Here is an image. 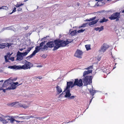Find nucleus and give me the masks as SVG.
Listing matches in <instances>:
<instances>
[{
  "instance_id": "1",
  "label": "nucleus",
  "mask_w": 124,
  "mask_h": 124,
  "mask_svg": "<svg viewBox=\"0 0 124 124\" xmlns=\"http://www.w3.org/2000/svg\"><path fill=\"white\" fill-rule=\"evenodd\" d=\"M69 39H67L65 41L58 39L55 40V46L54 47L53 50L54 51L60 47L65 46L72 42L69 41Z\"/></svg>"
},
{
  "instance_id": "2",
  "label": "nucleus",
  "mask_w": 124,
  "mask_h": 124,
  "mask_svg": "<svg viewBox=\"0 0 124 124\" xmlns=\"http://www.w3.org/2000/svg\"><path fill=\"white\" fill-rule=\"evenodd\" d=\"M33 47H30L28 48V49L26 50L24 52H20L18 51L17 53L16 56L17 57L16 60L21 61L23 60L24 57L26 56L29 53Z\"/></svg>"
},
{
  "instance_id": "3",
  "label": "nucleus",
  "mask_w": 124,
  "mask_h": 124,
  "mask_svg": "<svg viewBox=\"0 0 124 124\" xmlns=\"http://www.w3.org/2000/svg\"><path fill=\"white\" fill-rule=\"evenodd\" d=\"M93 77L92 76H87L84 77L82 78L84 86L87 85H91L92 84V79Z\"/></svg>"
},
{
  "instance_id": "4",
  "label": "nucleus",
  "mask_w": 124,
  "mask_h": 124,
  "mask_svg": "<svg viewBox=\"0 0 124 124\" xmlns=\"http://www.w3.org/2000/svg\"><path fill=\"white\" fill-rule=\"evenodd\" d=\"M43 48H41L39 46H36L35 47V50L31 54L26 57V59L27 60H28L30 58H32L33 56L35 55L36 53L38 52L40 50H41L42 51H45V49H43Z\"/></svg>"
},
{
  "instance_id": "5",
  "label": "nucleus",
  "mask_w": 124,
  "mask_h": 124,
  "mask_svg": "<svg viewBox=\"0 0 124 124\" xmlns=\"http://www.w3.org/2000/svg\"><path fill=\"white\" fill-rule=\"evenodd\" d=\"M55 40L54 41H49L46 43V45L44 46L43 49L45 50H47L48 48H52L54 47V45Z\"/></svg>"
},
{
  "instance_id": "6",
  "label": "nucleus",
  "mask_w": 124,
  "mask_h": 124,
  "mask_svg": "<svg viewBox=\"0 0 124 124\" xmlns=\"http://www.w3.org/2000/svg\"><path fill=\"white\" fill-rule=\"evenodd\" d=\"M120 13L116 12L115 13H113L110 17H109L111 20H116V21H119V18L120 16Z\"/></svg>"
},
{
  "instance_id": "7",
  "label": "nucleus",
  "mask_w": 124,
  "mask_h": 124,
  "mask_svg": "<svg viewBox=\"0 0 124 124\" xmlns=\"http://www.w3.org/2000/svg\"><path fill=\"white\" fill-rule=\"evenodd\" d=\"M25 64L23 65V70H26L28 69H30V68L33 66V65L30 62H28L25 60Z\"/></svg>"
},
{
  "instance_id": "8",
  "label": "nucleus",
  "mask_w": 124,
  "mask_h": 124,
  "mask_svg": "<svg viewBox=\"0 0 124 124\" xmlns=\"http://www.w3.org/2000/svg\"><path fill=\"white\" fill-rule=\"evenodd\" d=\"M75 81L73 83V87H74L76 85H77L79 87L82 86L83 84L82 83V81L81 79H80L78 80V78L75 79Z\"/></svg>"
},
{
  "instance_id": "9",
  "label": "nucleus",
  "mask_w": 124,
  "mask_h": 124,
  "mask_svg": "<svg viewBox=\"0 0 124 124\" xmlns=\"http://www.w3.org/2000/svg\"><path fill=\"white\" fill-rule=\"evenodd\" d=\"M16 80V79L14 80V79L11 80L10 78L4 81L2 85V87H5L8 86L12 83V82L15 81Z\"/></svg>"
},
{
  "instance_id": "10",
  "label": "nucleus",
  "mask_w": 124,
  "mask_h": 124,
  "mask_svg": "<svg viewBox=\"0 0 124 124\" xmlns=\"http://www.w3.org/2000/svg\"><path fill=\"white\" fill-rule=\"evenodd\" d=\"M11 84L10 85L11 86L8 88H6V90H10V89H15L16 87V86L18 84V82H12Z\"/></svg>"
},
{
  "instance_id": "11",
  "label": "nucleus",
  "mask_w": 124,
  "mask_h": 124,
  "mask_svg": "<svg viewBox=\"0 0 124 124\" xmlns=\"http://www.w3.org/2000/svg\"><path fill=\"white\" fill-rule=\"evenodd\" d=\"M73 84V81L67 82V86L65 89H66V90H70V87H71V88H72L74 87L72 86Z\"/></svg>"
},
{
  "instance_id": "12",
  "label": "nucleus",
  "mask_w": 124,
  "mask_h": 124,
  "mask_svg": "<svg viewBox=\"0 0 124 124\" xmlns=\"http://www.w3.org/2000/svg\"><path fill=\"white\" fill-rule=\"evenodd\" d=\"M82 54V52L80 50L78 49L75 53L74 55L75 56L79 58H81V56Z\"/></svg>"
},
{
  "instance_id": "13",
  "label": "nucleus",
  "mask_w": 124,
  "mask_h": 124,
  "mask_svg": "<svg viewBox=\"0 0 124 124\" xmlns=\"http://www.w3.org/2000/svg\"><path fill=\"white\" fill-rule=\"evenodd\" d=\"M108 47V45L107 44H104L102 46L101 49L100 50V51L104 52Z\"/></svg>"
},
{
  "instance_id": "14",
  "label": "nucleus",
  "mask_w": 124,
  "mask_h": 124,
  "mask_svg": "<svg viewBox=\"0 0 124 124\" xmlns=\"http://www.w3.org/2000/svg\"><path fill=\"white\" fill-rule=\"evenodd\" d=\"M16 104H17L19 105V106L23 107L24 108H26L28 107V106H27L26 105H25L21 104L20 103H19L18 102H13L12 104V105H15Z\"/></svg>"
},
{
  "instance_id": "15",
  "label": "nucleus",
  "mask_w": 124,
  "mask_h": 124,
  "mask_svg": "<svg viewBox=\"0 0 124 124\" xmlns=\"http://www.w3.org/2000/svg\"><path fill=\"white\" fill-rule=\"evenodd\" d=\"M64 91L66 92V94L65 95V97L66 98L69 97L71 95V94L70 93V90H67L64 89Z\"/></svg>"
},
{
  "instance_id": "16",
  "label": "nucleus",
  "mask_w": 124,
  "mask_h": 124,
  "mask_svg": "<svg viewBox=\"0 0 124 124\" xmlns=\"http://www.w3.org/2000/svg\"><path fill=\"white\" fill-rule=\"evenodd\" d=\"M12 53L11 54H10V53L9 52L7 53V55L4 56L5 61L6 62H10L8 60V59L7 58H10V56L12 55Z\"/></svg>"
},
{
  "instance_id": "17",
  "label": "nucleus",
  "mask_w": 124,
  "mask_h": 124,
  "mask_svg": "<svg viewBox=\"0 0 124 124\" xmlns=\"http://www.w3.org/2000/svg\"><path fill=\"white\" fill-rule=\"evenodd\" d=\"M87 71H85L83 73V77H85L86 76V75L90 73H92V70H87Z\"/></svg>"
},
{
  "instance_id": "18",
  "label": "nucleus",
  "mask_w": 124,
  "mask_h": 124,
  "mask_svg": "<svg viewBox=\"0 0 124 124\" xmlns=\"http://www.w3.org/2000/svg\"><path fill=\"white\" fill-rule=\"evenodd\" d=\"M99 20V19H98L90 22L88 23V24L90 26H92L91 25H93L96 23L98 22Z\"/></svg>"
},
{
  "instance_id": "19",
  "label": "nucleus",
  "mask_w": 124,
  "mask_h": 124,
  "mask_svg": "<svg viewBox=\"0 0 124 124\" xmlns=\"http://www.w3.org/2000/svg\"><path fill=\"white\" fill-rule=\"evenodd\" d=\"M57 93V94H59L62 92V90L61 87L57 85L56 88Z\"/></svg>"
},
{
  "instance_id": "20",
  "label": "nucleus",
  "mask_w": 124,
  "mask_h": 124,
  "mask_svg": "<svg viewBox=\"0 0 124 124\" xmlns=\"http://www.w3.org/2000/svg\"><path fill=\"white\" fill-rule=\"evenodd\" d=\"M22 67L23 65L21 66L19 65V66H17L16 65H14V69L17 70L23 69V68Z\"/></svg>"
},
{
  "instance_id": "21",
  "label": "nucleus",
  "mask_w": 124,
  "mask_h": 124,
  "mask_svg": "<svg viewBox=\"0 0 124 124\" xmlns=\"http://www.w3.org/2000/svg\"><path fill=\"white\" fill-rule=\"evenodd\" d=\"M103 26H101V27H97V28H95L94 29L96 31H99V32H100L101 31H102L103 30Z\"/></svg>"
},
{
  "instance_id": "22",
  "label": "nucleus",
  "mask_w": 124,
  "mask_h": 124,
  "mask_svg": "<svg viewBox=\"0 0 124 124\" xmlns=\"http://www.w3.org/2000/svg\"><path fill=\"white\" fill-rule=\"evenodd\" d=\"M88 90L89 91L91 95H92L93 96L94 94L97 91L93 90V89H92V90H91V89L90 90L89 89Z\"/></svg>"
},
{
  "instance_id": "23",
  "label": "nucleus",
  "mask_w": 124,
  "mask_h": 124,
  "mask_svg": "<svg viewBox=\"0 0 124 124\" xmlns=\"http://www.w3.org/2000/svg\"><path fill=\"white\" fill-rule=\"evenodd\" d=\"M108 20V19H106L105 17H103L102 19H101L99 22L100 23H103L104 22H106Z\"/></svg>"
},
{
  "instance_id": "24",
  "label": "nucleus",
  "mask_w": 124,
  "mask_h": 124,
  "mask_svg": "<svg viewBox=\"0 0 124 124\" xmlns=\"http://www.w3.org/2000/svg\"><path fill=\"white\" fill-rule=\"evenodd\" d=\"M8 120H5L4 118L1 117V119L0 121L2 122V123L3 124H6L8 123Z\"/></svg>"
},
{
  "instance_id": "25",
  "label": "nucleus",
  "mask_w": 124,
  "mask_h": 124,
  "mask_svg": "<svg viewBox=\"0 0 124 124\" xmlns=\"http://www.w3.org/2000/svg\"><path fill=\"white\" fill-rule=\"evenodd\" d=\"M77 33V32L76 30H74L71 31L70 33V35L71 36H75L76 35Z\"/></svg>"
},
{
  "instance_id": "26",
  "label": "nucleus",
  "mask_w": 124,
  "mask_h": 124,
  "mask_svg": "<svg viewBox=\"0 0 124 124\" xmlns=\"http://www.w3.org/2000/svg\"><path fill=\"white\" fill-rule=\"evenodd\" d=\"M103 2H102L101 1H99L98 2H97L96 3L95 5H94V6L95 7L96 6H101V5H102V4L103 3Z\"/></svg>"
},
{
  "instance_id": "27",
  "label": "nucleus",
  "mask_w": 124,
  "mask_h": 124,
  "mask_svg": "<svg viewBox=\"0 0 124 124\" xmlns=\"http://www.w3.org/2000/svg\"><path fill=\"white\" fill-rule=\"evenodd\" d=\"M87 50L88 51L91 49L90 45H85Z\"/></svg>"
},
{
  "instance_id": "28",
  "label": "nucleus",
  "mask_w": 124,
  "mask_h": 124,
  "mask_svg": "<svg viewBox=\"0 0 124 124\" xmlns=\"http://www.w3.org/2000/svg\"><path fill=\"white\" fill-rule=\"evenodd\" d=\"M0 8L1 9H4L6 10H8V8L7 6H2Z\"/></svg>"
},
{
  "instance_id": "29",
  "label": "nucleus",
  "mask_w": 124,
  "mask_h": 124,
  "mask_svg": "<svg viewBox=\"0 0 124 124\" xmlns=\"http://www.w3.org/2000/svg\"><path fill=\"white\" fill-rule=\"evenodd\" d=\"M8 120H10V121L11 123H13V122L15 121V119L13 118H11L8 119Z\"/></svg>"
},
{
  "instance_id": "30",
  "label": "nucleus",
  "mask_w": 124,
  "mask_h": 124,
  "mask_svg": "<svg viewBox=\"0 0 124 124\" xmlns=\"http://www.w3.org/2000/svg\"><path fill=\"white\" fill-rule=\"evenodd\" d=\"M23 4H24L23 3H21V4H17L16 5H15V6L17 8H19L20 6H22Z\"/></svg>"
},
{
  "instance_id": "31",
  "label": "nucleus",
  "mask_w": 124,
  "mask_h": 124,
  "mask_svg": "<svg viewBox=\"0 0 124 124\" xmlns=\"http://www.w3.org/2000/svg\"><path fill=\"white\" fill-rule=\"evenodd\" d=\"M26 119H30V118H34L35 117L33 116L32 115L30 116H26Z\"/></svg>"
},
{
  "instance_id": "32",
  "label": "nucleus",
  "mask_w": 124,
  "mask_h": 124,
  "mask_svg": "<svg viewBox=\"0 0 124 124\" xmlns=\"http://www.w3.org/2000/svg\"><path fill=\"white\" fill-rule=\"evenodd\" d=\"M87 24L88 23H83L82 25H81V26L80 27H85L86 26Z\"/></svg>"
},
{
  "instance_id": "33",
  "label": "nucleus",
  "mask_w": 124,
  "mask_h": 124,
  "mask_svg": "<svg viewBox=\"0 0 124 124\" xmlns=\"http://www.w3.org/2000/svg\"><path fill=\"white\" fill-rule=\"evenodd\" d=\"M85 29L84 30L81 29L78 31L77 32L78 33H80V32H83L84 31H85Z\"/></svg>"
},
{
  "instance_id": "34",
  "label": "nucleus",
  "mask_w": 124,
  "mask_h": 124,
  "mask_svg": "<svg viewBox=\"0 0 124 124\" xmlns=\"http://www.w3.org/2000/svg\"><path fill=\"white\" fill-rule=\"evenodd\" d=\"M108 74V73H107L106 72H104V78H106Z\"/></svg>"
},
{
  "instance_id": "35",
  "label": "nucleus",
  "mask_w": 124,
  "mask_h": 124,
  "mask_svg": "<svg viewBox=\"0 0 124 124\" xmlns=\"http://www.w3.org/2000/svg\"><path fill=\"white\" fill-rule=\"evenodd\" d=\"M96 17L95 16V17H93V18H90V20L91 21H94L96 19Z\"/></svg>"
},
{
  "instance_id": "36",
  "label": "nucleus",
  "mask_w": 124,
  "mask_h": 124,
  "mask_svg": "<svg viewBox=\"0 0 124 124\" xmlns=\"http://www.w3.org/2000/svg\"><path fill=\"white\" fill-rule=\"evenodd\" d=\"M76 97V96H70L69 97V99H73L75 97Z\"/></svg>"
},
{
  "instance_id": "37",
  "label": "nucleus",
  "mask_w": 124,
  "mask_h": 124,
  "mask_svg": "<svg viewBox=\"0 0 124 124\" xmlns=\"http://www.w3.org/2000/svg\"><path fill=\"white\" fill-rule=\"evenodd\" d=\"M8 68L14 69V65L12 66H9L8 67Z\"/></svg>"
},
{
  "instance_id": "38",
  "label": "nucleus",
  "mask_w": 124,
  "mask_h": 124,
  "mask_svg": "<svg viewBox=\"0 0 124 124\" xmlns=\"http://www.w3.org/2000/svg\"><path fill=\"white\" fill-rule=\"evenodd\" d=\"M44 45V44H43V43L42 42L41 43H40L39 46V47H40L41 48H43V47H42V46H43V45Z\"/></svg>"
},
{
  "instance_id": "39",
  "label": "nucleus",
  "mask_w": 124,
  "mask_h": 124,
  "mask_svg": "<svg viewBox=\"0 0 124 124\" xmlns=\"http://www.w3.org/2000/svg\"><path fill=\"white\" fill-rule=\"evenodd\" d=\"M93 66H91L88 67L86 69L87 70H89V69H93Z\"/></svg>"
},
{
  "instance_id": "40",
  "label": "nucleus",
  "mask_w": 124,
  "mask_h": 124,
  "mask_svg": "<svg viewBox=\"0 0 124 124\" xmlns=\"http://www.w3.org/2000/svg\"><path fill=\"white\" fill-rule=\"evenodd\" d=\"M14 57H11L10 58H9L8 59V60H11V61H13L14 60Z\"/></svg>"
},
{
  "instance_id": "41",
  "label": "nucleus",
  "mask_w": 124,
  "mask_h": 124,
  "mask_svg": "<svg viewBox=\"0 0 124 124\" xmlns=\"http://www.w3.org/2000/svg\"><path fill=\"white\" fill-rule=\"evenodd\" d=\"M47 37H49V36H47L46 37H44L43 38H42L40 40L42 41L44 39L45 40V39L47 38Z\"/></svg>"
},
{
  "instance_id": "42",
  "label": "nucleus",
  "mask_w": 124,
  "mask_h": 124,
  "mask_svg": "<svg viewBox=\"0 0 124 124\" xmlns=\"http://www.w3.org/2000/svg\"><path fill=\"white\" fill-rule=\"evenodd\" d=\"M0 45H1L0 46H1V48H3L5 47L6 46L4 45H1V44Z\"/></svg>"
},
{
  "instance_id": "43",
  "label": "nucleus",
  "mask_w": 124,
  "mask_h": 124,
  "mask_svg": "<svg viewBox=\"0 0 124 124\" xmlns=\"http://www.w3.org/2000/svg\"><path fill=\"white\" fill-rule=\"evenodd\" d=\"M16 8L15 7H14L13 9V12H15L16 11Z\"/></svg>"
},
{
  "instance_id": "44",
  "label": "nucleus",
  "mask_w": 124,
  "mask_h": 124,
  "mask_svg": "<svg viewBox=\"0 0 124 124\" xmlns=\"http://www.w3.org/2000/svg\"><path fill=\"white\" fill-rule=\"evenodd\" d=\"M19 118H21L23 119H26V116H21V117H19Z\"/></svg>"
},
{
  "instance_id": "45",
  "label": "nucleus",
  "mask_w": 124,
  "mask_h": 124,
  "mask_svg": "<svg viewBox=\"0 0 124 124\" xmlns=\"http://www.w3.org/2000/svg\"><path fill=\"white\" fill-rule=\"evenodd\" d=\"M7 44H8V45L7 46L9 47L10 46H11V45L12 44L11 43H7Z\"/></svg>"
},
{
  "instance_id": "46",
  "label": "nucleus",
  "mask_w": 124,
  "mask_h": 124,
  "mask_svg": "<svg viewBox=\"0 0 124 124\" xmlns=\"http://www.w3.org/2000/svg\"><path fill=\"white\" fill-rule=\"evenodd\" d=\"M4 30H6V29H8V30H10V28L9 27H7V28H4Z\"/></svg>"
},
{
  "instance_id": "47",
  "label": "nucleus",
  "mask_w": 124,
  "mask_h": 124,
  "mask_svg": "<svg viewBox=\"0 0 124 124\" xmlns=\"http://www.w3.org/2000/svg\"><path fill=\"white\" fill-rule=\"evenodd\" d=\"M22 8H18V9L17 10L18 11H21L22 10Z\"/></svg>"
},
{
  "instance_id": "48",
  "label": "nucleus",
  "mask_w": 124,
  "mask_h": 124,
  "mask_svg": "<svg viewBox=\"0 0 124 124\" xmlns=\"http://www.w3.org/2000/svg\"><path fill=\"white\" fill-rule=\"evenodd\" d=\"M23 28H24V29L26 30H27L28 29V26H27L26 27H24Z\"/></svg>"
},
{
  "instance_id": "49",
  "label": "nucleus",
  "mask_w": 124,
  "mask_h": 124,
  "mask_svg": "<svg viewBox=\"0 0 124 124\" xmlns=\"http://www.w3.org/2000/svg\"><path fill=\"white\" fill-rule=\"evenodd\" d=\"M50 38H49V37H47V38H45V40L46 39L47 40H50Z\"/></svg>"
},
{
  "instance_id": "50",
  "label": "nucleus",
  "mask_w": 124,
  "mask_h": 124,
  "mask_svg": "<svg viewBox=\"0 0 124 124\" xmlns=\"http://www.w3.org/2000/svg\"><path fill=\"white\" fill-rule=\"evenodd\" d=\"M91 21L90 20V19H86L85 20V21Z\"/></svg>"
},
{
  "instance_id": "51",
  "label": "nucleus",
  "mask_w": 124,
  "mask_h": 124,
  "mask_svg": "<svg viewBox=\"0 0 124 124\" xmlns=\"http://www.w3.org/2000/svg\"><path fill=\"white\" fill-rule=\"evenodd\" d=\"M25 48H19V50L21 51H22L23 49H25Z\"/></svg>"
},
{
  "instance_id": "52",
  "label": "nucleus",
  "mask_w": 124,
  "mask_h": 124,
  "mask_svg": "<svg viewBox=\"0 0 124 124\" xmlns=\"http://www.w3.org/2000/svg\"><path fill=\"white\" fill-rule=\"evenodd\" d=\"M2 90H3V92H4V93H5L6 92V90H6V89H3V88H2Z\"/></svg>"
},
{
  "instance_id": "53",
  "label": "nucleus",
  "mask_w": 124,
  "mask_h": 124,
  "mask_svg": "<svg viewBox=\"0 0 124 124\" xmlns=\"http://www.w3.org/2000/svg\"><path fill=\"white\" fill-rule=\"evenodd\" d=\"M46 42V41H45L43 42H42L44 44Z\"/></svg>"
},
{
  "instance_id": "54",
  "label": "nucleus",
  "mask_w": 124,
  "mask_h": 124,
  "mask_svg": "<svg viewBox=\"0 0 124 124\" xmlns=\"http://www.w3.org/2000/svg\"><path fill=\"white\" fill-rule=\"evenodd\" d=\"M37 78H39V79H41L42 78L40 76V77H38Z\"/></svg>"
},
{
  "instance_id": "55",
  "label": "nucleus",
  "mask_w": 124,
  "mask_h": 124,
  "mask_svg": "<svg viewBox=\"0 0 124 124\" xmlns=\"http://www.w3.org/2000/svg\"><path fill=\"white\" fill-rule=\"evenodd\" d=\"M37 67H42V66H41V65H38L37 66Z\"/></svg>"
},
{
  "instance_id": "56",
  "label": "nucleus",
  "mask_w": 124,
  "mask_h": 124,
  "mask_svg": "<svg viewBox=\"0 0 124 124\" xmlns=\"http://www.w3.org/2000/svg\"><path fill=\"white\" fill-rule=\"evenodd\" d=\"M15 121H16V122H17L18 123H19V122H20L19 121L16 120H15Z\"/></svg>"
},
{
  "instance_id": "57",
  "label": "nucleus",
  "mask_w": 124,
  "mask_h": 124,
  "mask_svg": "<svg viewBox=\"0 0 124 124\" xmlns=\"http://www.w3.org/2000/svg\"><path fill=\"white\" fill-rule=\"evenodd\" d=\"M96 1H101L103 0H95Z\"/></svg>"
},
{
  "instance_id": "58",
  "label": "nucleus",
  "mask_w": 124,
  "mask_h": 124,
  "mask_svg": "<svg viewBox=\"0 0 124 124\" xmlns=\"http://www.w3.org/2000/svg\"><path fill=\"white\" fill-rule=\"evenodd\" d=\"M93 97L92 99L90 101V103H89V105L90 104V103L91 102V101H92V99H93Z\"/></svg>"
},
{
  "instance_id": "59",
  "label": "nucleus",
  "mask_w": 124,
  "mask_h": 124,
  "mask_svg": "<svg viewBox=\"0 0 124 124\" xmlns=\"http://www.w3.org/2000/svg\"><path fill=\"white\" fill-rule=\"evenodd\" d=\"M77 5L79 6V3H77Z\"/></svg>"
},
{
  "instance_id": "60",
  "label": "nucleus",
  "mask_w": 124,
  "mask_h": 124,
  "mask_svg": "<svg viewBox=\"0 0 124 124\" xmlns=\"http://www.w3.org/2000/svg\"><path fill=\"white\" fill-rule=\"evenodd\" d=\"M3 81V80H2L0 81V82H2Z\"/></svg>"
},
{
  "instance_id": "61",
  "label": "nucleus",
  "mask_w": 124,
  "mask_h": 124,
  "mask_svg": "<svg viewBox=\"0 0 124 124\" xmlns=\"http://www.w3.org/2000/svg\"><path fill=\"white\" fill-rule=\"evenodd\" d=\"M63 93H62L61 94H60L59 96V97H60V96H61V95Z\"/></svg>"
},
{
  "instance_id": "62",
  "label": "nucleus",
  "mask_w": 124,
  "mask_h": 124,
  "mask_svg": "<svg viewBox=\"0 0 124 124\" xmlns=\"http://www.w3.org/2000/svg\"><path fill=\"white\" fill-rule=\"evenodd\" d=\"M1 115H1L0 114V120L1 119Z\"/></svg>"
},
{
  "instance_id": "63",
  "label": "nucleus",
  "mask_w": 124,
  "mask_h": 124,
  "mask_svg": "<svg viewBox=\"0 0 124 124\" xmlns=\"http://www.w3.org/2000/svg\"><path fill=\"white\" fill-rule=\"evenodd\" d=\"M14 12H13V11H12V12H11V13H10L9 14H12Z\"/></svg>"
},
{
  "instance_id": "64",
  "label": "nucleus",
  "mask_w": 124,
  "mask_h": 124,
  "mask_svg": "<svg viewBox=\"0 0 124 124\" xmlns=\"http://www.w3.org/2000/svg\"><path fill=\"white\" fill-rule=\"evenodd\" d=\"M100 60H101V59H100V58H98V61H100Z\"/></svg>"
}]
</instances>
